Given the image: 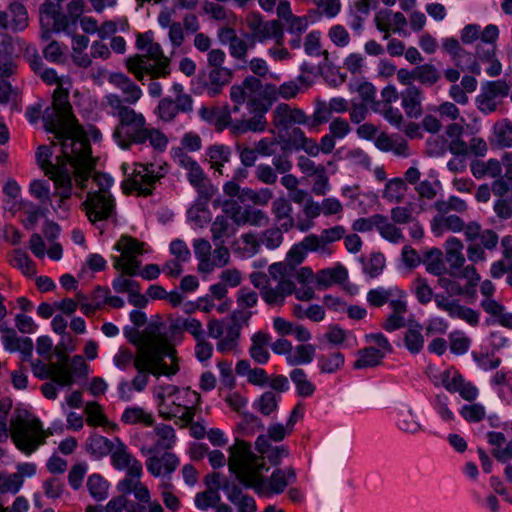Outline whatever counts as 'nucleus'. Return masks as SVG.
<instances>
[{
	"instance_id": "obj_1",
	"label": "nucleus",
	"mask_w": 512,
	"mask_h": 512,
	"mask_svg": "<svg viewBox=\"0 0 512 512\" xmlns=\"http://www.w3.org/2000/svg\"><path fill=\"white\" fill-rule=\"evenodd\" d=\"M45 130L48 132L46 128ZM49 133L54 135L59 144L56 162L50 161L53 152L47 146L38 148L37 162L45 175L54 182L57 192L64 200L71 196L73 182L78 187H85L84 182L93 170L94 159L91 156L88 137L76 119H73L63 131Z\"/></svg>"
},
{
	"instance_id": "obj_2",
	"label": "nucleus",
	"mask_w": 512,
	"mask_h": 512,
	"mask_svg": "<svg viewBox=\"0 0 512 512\" xmlns=\"http://www.w3.org/2000/svg\"><path fill=\"white\" fill-rule=\"evenodd\" d=\"M229 471L245 487L253 489L259 497H271L284 492L296 481V474L291 467L277 468L269 477L266 460L252 450L251 445L236 438L228 449Z\"/></svg>"
},
{
	"instance_id": "obj_3",
	"label": "nucleus",
	"mask_w": 512,
	"mask_h": 512,
	"mask_svg": "<svg viewBox=\"0 0 512 512\" xmlns=\"http://www.w3.org/2000/svg\"><path fill=\"white\" fill-rule=\"evenodd\" d=\"M137 374L130 381L135 392H142L155 377H171L179 371L176 351L158 328L149 329L141 340L134 361Z\"/></svg>"
},
{
	"instance_id": "obj_4",
	"label": "nucleus",
	"mask_w": 512,
	"mask_h": 512,
	"mask_svg": "<svg viewBox=\"0 0 512 512\" xmlns=\"http://www.w3.org/2000/svg\"><path fill=\"white\" fill-rule=\"evenodd\" d=\"M152 395L158 415L165 420L174 419L182 426L192 423L201 401L197 391L173 384L155 386Z\"/></svg>"
},
{
	"instance_id": "obj_5",
	"label": "nucleus",
	"mask_w": 512,
	"mask_h": 512,
	"mask_svg": "<svg viewBox=\"0 0 512 512\" xmlns=\"http://www.w3.org/2000/svg\"><path fill=\"white\" fill-rule=\"evenodd\" d=\"M33 70L49 85H57L52 97V104L43 113L44 127L48 131L59 133L75 119L68 100L69 79L60 78L52 68H45L40 59L32 62Z\"/></svg>"
},
{
	"instance_id": "obj_6",
	"label": "nucleus",
	"mask_w": 512,
	"mask_h": 512,
	"mask_svg": "<svg viewBox=\"0 0 512 512\" xmlns=\"http://www.w3.org/2000/svg\"><path fill=\"white\" fill-rule=\"evenodd\" d=\"M276 90L274 86L263 85L255 77H247L241 85H234L230 97L237 104L247 103L250 112L258 113L248 120L242 131L263 132L266 129L264 114L270 109Z\"/></svg>"
},
{
	"instance_id": "obj_7",
	"label": "nucleus",
	"mask_w": 512,
	"mask_h": 512,
	"mask_svg": "<svg viewBox=\"0 0 512 512\" xmlns=\"http://www.w3.org/2000/svg\"><path fill=\"white\" fill-rule=\"evenodd\" d=\"M136 45L143 54L129 58L126 65L137 80L143 81L145 75L151 78L169 75L170 60L163 54L161 45L154 41L153 32L138 35Z\"/></svg>"
},
{
	"instance_id": "obj_8",
	"label": "nucleus",
	"mask_w": 512,
	"mask_h": 512,
	"mask_svg": "<svg viewBox=\"0 0 512 512\" xmlns=\"http://www.w3.org/2000/svg\"><path fill=\"white\" fill-rule=\"evenodd\" d=\"M269 276L255 272L250 275L252 284L260 289L262 299L269 305H282L285 298L294 292L291 269L282 262L269 266Z\"/></svg>"
},
{
	"instance_id": "obj_9",
	"label": "nucleus",
	"mask_w": 512,
	"mask_h": 512,
	"mask_svg": "<svg viewBox=\"0 0 512 512\" xmlns=\"http://www.w3.org/2000/svg\"><path fill=\"white\" fill-rule=\"evenodd\" d=\"M91 173L92 170L84 182L85 187L79 188L83 190L90 187L83 207L89 221L96 223L109 218L114 211L115 201L110 193L113 179L107 174L95 173L91 176Z\"/></svg>"
},
{
	"instance_id": "obj_10",
	"label": "nucleus",
	"mask_w": 512,
	"mask_h": 512,
	"mask_svg": "<svg viewBox=\"0 0 512 512\" xmlns=\"http://www.w3.org/2000/svg\"><path fill=\"white\" fill-rule=\"evenodd\" d=\"M31 369L35 377L53 380L61 387H69L73 385L75 378L89 374V365L80 355H75L70 363L67 356L59 357L56 362L32 361Z\"/></svg>"
},
{
	"instance_id": "obj_11",
	"label": "nucleus",
	"mask_w": 512,
	"mask_h": 512,
	"mask_svg": "<svg viewBox=\"0 0 512 512\" xmlns=\"http://www.w3.org/2000/svg\"><path fill=\"white\" fill-rule=\"evenodd\" d=\"M10 435L15 446L24 454L31 455L46 439L53 435L45 430L39 418L32 415L18 416L11 420Z\"/></svg>"
},
{
	"instance_id": "obj_12",
	"label": "nucleus",
	"mask_w": 512,
	"mask_h": 512,
	"mask_svg": "<svg viewBox=\"0 0 512 512\" xmlns=\"http://www.w3.org/2000/svg\"><path fill=\"white\" fill-rule=\"evenodd\" d=\"M114 249L120 255L112 257L113 267L126 275H137L141 267L138 257L148 251L145 243L139 242L131 236L123 235L115 243Z\"/></svg>"
},
{
	"instance_id": "obj_13",
	"label": "nucleus",
	"mask_w": 512,
	"mask_h": 512,
	"mask_svg": "<svg viewBox=\"0 0 512 512\" xmlns=\"http://www.w3.org/2000/svg\"><path fill=\"white\" fill-rule=\"evenodd\" d=\"M146 127V119L142 113L134 109L124 110L122 116L118 118L113 139L119 147L128 149L139 141Z\"/></svg>"
},
{
	"instance_id": "obj_14",
	"label": "nucleus",
	"mask_w": 512,
	"mask_h": 512,
	"mask_svg": "<svg viewBox=\"0 0 512 512\" xmlns=\"http://www.w3.org/2000/svg\"><path fill=\"white\" fill-rule=\"evenodd\" d=\"M166 172V164L136 163L125 184L129 186L130 190L136 191L138 194L149 195L154 189L155 183L162 178Z\"/></svg>"
},
{
	"instance_id": "obj_15",
	"label": "nucleus",
	"mask_w": 512,
	"mask_h": 512,
	"mask_svg": "<svg viewBox=\"0 0 512 512\" xmlns=\"http://www.w3.org/2000/svg\"><path fill=\"white\" fill-rule=\"evenodd\" d=\"M195 257L198 261V271L210 274L216 268L226 266L230 261V252L227 247L220 245L212 251L211 244L205 239L193 241Z\"/></svg>"
},
{
	"instance_id": "obj_16",
	"label": "nucleus",
	"mask_w": 512,
	"mask_h": 512,
	"mask_svg": "<svg viewBox=\"0 0 512 512\" xmlns=\"http://www.w3.org/2000/svg\"><path fill=\"white\" fill-rule=\"evenodd\" d=\"M177 441L173 427L160 423L152 431L143 434V439L137 444L142 455H151L162 450L172 449Z\"/></svg>"
},
{
	"instance_id": "obj_17",
	"label": "nucleus",
	"mask_w": 512,
	"mask_h": 512,
	"mask_svg": "<svg viewBox=\"0 0 512 512\" xmlns=\"http://www.w3.org/2000/svg\"><path fill=\"white\" fill-rule=\"evenodd\" d=\"M208 334L216 339V348L223 354L237 353L240 339V327L223 320L211 319L208 322Z\"/></svg>"
},
{
	"instance_id": "obj_18",
	"label": "nucleus",
	"mask_w": 512,
	"mask_h": 512,
	"mask_svg": "<svg viewBox=\"0 0 512 512\" xmlns=\"http://www.w3.org/2000/svg\"><path fill=\"white\" fill-rule=\"evenodd\" d=\"M110 461L114 469L126 472L125 478H141L143 475L142 463L119 437H116V443L110 453Z\"/></svg>"
},
{
	"instance_id": "obj_19",
	"label": "nucleus",
	"mask_w": 512,
	"mask_h": 512,
	"mask_svg": "<svg viewBox=\"0 0 512 512\" xmlns=\"http://www.w3.org/2000/svg\"><path fill=\"white\" fill-rule=\"evenodd\" d=\"M171 156L173 161L186 171L189 183L202 193L207 179L198 162L181 148H172Z\"/></svg>"
},
{
	"instance_id": "obj_20",
	"label": "nucleus",
	"mask_w": 512,
	"mask_h": 512,
	"mask_svg": "<svg viewBox=\"0 0 512 512\" xmlns=\"http://www.w3.org/2000/svg\"><path fill=\"white\" fill-rule=\"evenodd\" d=\"M434 302L438 309L445 311L451 318L461 319L471 326H477L479 323V313L461 305L457 300L449 299L443 294H436Z\"/></svg>"
},
{
	"instance_id": "obj_21",
	"label": "nucleus",
	"mask_w": 512,
	"mask_h": 512,
	"mask_svg": "<svg viewBox=\"0 0 512 512\" xmlns=\"http://www.w3.org/2000/svg\"><path fill=\"white\" fill-rule=\"evenodd\" d=\"M434 302L438 309L445 311L451 318L461 319L471 326H477L479 323V313L461 305L457 300L449 299L443 294H436Z\"/></svg>"
},
{
	"instance_id": "obj_22",
	"label": "nucleus",
	"mask_w": 512,
	"mask_h": 512,
	"mask_svg": "<svg viewBox=\"0 0 512 512\" xmlns=\"http://www.w3.org/2000/svg\"><path fill=\"white\" fill-rule=\"evenodd\" d=\"M434 302L438 309L445 311L451 318L461 319L471 326H477L479 323V313L461 305L457 300L449 299L443 294H436Z\"/></svg>"
},
{
	"instance_id": "obj_23",
	"label": "nucleus",
	"mask_w": 512,
	"mask_h": 512,
	"mask_svg": "<svg viewBox=\"0 0 512 512\" xmlns=\"http://www.w3.org/2000/svg\"><path fill=\"white\" fill-rule=\"evenodd\" d=\"M1 342L6 351L20 352L23 361L30 360L33 352V342L29 337H20L16 331L0 323Z\"/></svg>"
},
{
	"instance_id": "obj_24",
	"label": "nucleus",
	"mask_w": 512,
	"mask_h": 512,
	"mask_svg": "<svg viewBox=\"0 0 512 512\" xmlns=\"http://www.w3.org/2000/svg\"><path fill=\"white\" fill-rule=\"evenodd\" d=\"M508 89V85L503 81L488 82L476 97L478 109L484 113L493 112L497 107L498 99L506 96Z\"/></svg>"
},
{
	"instance_id": "obj_25",
	"label": "nucleus",
	"mask_w": 512,
	"mask_h": 512,
	"mask_svg": "<svg viewBox=\"0 0 512 512\" xmlns=\"http://www.w3.org/2000/svg\"><path fill=\"white\" fill-rule=\"evenodd\" d=\"M393 413L395 425L403 433L416 435L424 431L423 424L410 405L399 404L394 408Z\"/></svg>"
},
{
	"instance_id": "obj_26",
	"label": "nucleus",
	"mask_w": 512,
	"mask_h": 512,
	"mask_svg": "<svg viewBox=\"0 0 512 512\" xmlns=\"http://www.w3.org/2000/svg\"><path fill=\"white\" fill-rule=\"evenodd\" d=\"M28 26V13L23 4L12 3L7 12L0 11V27L21 31Z\"/></svg>"
},
{
	"instance_id": "obj_27",
	"label": "nucleus",
	"mask_w": 512,
	"mask_h": 512,
	"mask_svg": "<svg viewBox=\"0 0 512 512\" xmlns=\"http://www.w3.org/2000/svg\"><path fill=\"white\" fill-rule=\"evenodd\" d=\"M424 93L417 86L406 87L400 93L401 106L408 118L418 119L423 113Z\"/></svg>"
},
{
	"instance_id": "obj_28",
	"label": "nucleus",
	"mask_w": 512,
	"mask_h": 512,
	"mask_svg": "<svg viewBox=\"0 0 512 512\" xmlns=\"http://www.w3.org/2000/svg\"><path fill=\"white\" fill-rule=\"evenodd\" d=\"M345 229L343 226L337 225L331 228L324 229L321 234H309L311 244H314L317 253L323 257H329L332 250L329 244L334 243L344 237Z\"/></svg>"
},
{
	"instance_id": "obj_29",
	"label": "nucleus",
	"mask_w": 512,
	"mask_h": 512,
	"mask_svg": "<svg viewBox=\"0 0 512 512\" xmlns=\"http://www.w3.org/2000/svg\"><path fill=\"white\" fill-rule=\"evenodd\" d=\"M115 443L116 437L109 439L98 433H91L85 441L84 448L91 459L102 460L110 455Z\"/></svg>"
},
{
	"instance_id": "obj_30",
	"label": "nucleus",
	"mask_w": 512,
	"mask_h": 512,
	"mask_svg": "<svg viewBox=\"0 0 512 512\" xmlns=\"http://www.w3.org/2000/svg\"><path fill=\"white\" fill-rule=\"evenodd\" d=\"M29 248L37 258H44L45 255L54 261L62 258V247L52 240L46 241L39 234H33L29 240Z\"/></svg>"
},
{
	"instance_id": "obj_31",
	"label": "nucleus",
	"mask_w": 512,
	"mask_h": 512,
	"mask_svg": "<svg viewBox=\"0 0 512 512\" xmlns=\"http://www.w3.org/2000/svg\"><path fill=\"white\" fill-rule=\"evenodd\" d=\"M426 374L437 387H444L449 392L457 389L460 374L453 367L440 370L437 366L430 364L427 366Z\"/></svg>"
},
{
	"instance_id": "obj_32",
	"label": "nucleus",
	"mask_w": 512,
	"mask_h": 512,
	"mask_svg": "<svg viewBox=\"0 0 512 512\" xmlns=\"http://www.w3.org/2000/svg\"><path fill=\"white\" fill-rule=\"evenodd\" d=\"M108 81L122 92L125 102L130 105L136 104L143 95L141 88L122 73H112Z\"/></svg>"
},
{
	"instance_id": "obj_33",
	"label": "nucleus",
	"mask_w": 512,
	"mask_h": 512,
	"mask_svg": "<svg viewBox=\"0 0 512 512\" xmlns=\"http://www.w3.org/2000/svg\"><path fill=\"white\" fill-rule=\"evenodd\" d=\"M146 467L148 472L158 477L164 473H172L179 465V459L173 453H164L162 456L147 455Z\"/></svg>"
},
{
	"instance_id": "obj_34",
	"label": "nucleus",
	"mask_w": 512,
	"mask_h": 512,
	"mask_svg": "<svg viewBox=\"0 0 512 512\" xmlns=\"http://www.w3.org/2000/svg\"><path fill=\"white\" fill-rule=\"evenodd\" d=\"M223 490L227 499L237 508L238 512H256L257 505L255 499L245 493L236 485H225Z\"/></svg>"
},
{
	"instance_id": "obj_35",
	"label": "nucleus",
	"mask_w": 512,
	"mask_h": 512,
	"mask_svg": "<svg viewBox=\"0 0 512 512\" xmlns=\"http://www.w3.org/2000/svg\"><path fill=\"white\" fill-rule=\"evenodd\" d=\"M84 412L89 426L101 427L106 431H116L118 429V425L107 418L103 407L97 402L86 403Z\"/></svg>"
},
{
	"instance_id": "obj_36",
	"label": "nucleus",
	"mask_w": 512,
	"mask_h": 512,
	"mask_svg": "<svg viewBox=\"0 0 512 512\" xmlns=\"http://www.w3.org/2000/svg\"><path fill=\"white\" fill-rule=\"evenodd\" d=\"M341 195L350 200L354 208L367 212L368 205L376 201L377 196L373 192L361 191L359 185H346L341 188Z\"/></svg>"
},
{
	"instance_id": "obj_37",
	"label": "nucleus",
	"mask_w": 512,
	"mask_h": 512,
	"mask_svg": "<svg viewBox=\"0 0 512 512\" xmlns=\"http://www.w3.org/2000/svg\"><path fill=\"white\" fill-rule=\"evenodd\" d=\"M309 239L310 236L307 235L300 242L292 245L287 252L283 263L291 269V274L293 273L294 268L306 259L308 252H317L315 245L311 244Z\"/></svg>"
},
{
	"instance_id": "obj_38",
	"label": "nucleus",
	"mask_w": 512,
	"mask_h": 512,
	"mask_svg": "<svg viewBox=\"0 0 512 512\" xmlns=\"http://www.w3.org/2000/svg\"><path fill=\"white\" fill-rule=\"evenodd\" d=\"M464 229V221L457 215H438L431 222V231L436 237L446 232L459 233Z\"/></svg>"
},
{
	"instance_id": "obj_39",
	"label": "nucleus",
	"mask_w": 512,
	"mask_h": 512,
	"mask_svg": "<svg viewBox=\"0 0 512 512\" xmlns=\"http://www.w3.org/2000/svg\"><path fill=\"white\" fill-rule=\"evenodd\" d=\"M120 420L126 425H142L145 427L153 426L155 422L153 413L138 405L126 407Z\"/></svg>"
},
{
	"instance_id": "obj_40",
	"label": "nucleus",
	"mask_w": 512,
	"mask_h": 512,
	"mask_svg": "<svg viewBox=\"0 0 512 512\" xmlns=\"http://www.w3.org/2000/svg\"><path fill=\"white\" fill-rule=\"evenodd\" d=\"M491 384L500 399L507 405H512V371L501 369L491 378Z\"/></svg>"
},
{
	"instance_id": "obj_41",
	"label": "nucleus",
	"mask_w": 512,
	"mask_h": 512,
	"mask_svg": "<svg viewBox=\"0 0 512 512\" xmlns=\"http://www.w3.org/2000/svg\"><path fill=\"white\" fill-rule=\"evenodd\" d=\"M500 163L504 177L496 179L492 183V191L496 196H504L512 190V152H506L502 155Z\"/></svg>"
},
{
	"instance_id": "obj_42",
	"label": "nucleus",
	"mask_w": 512,
	"mask_h": 512,
	"mask_svg": "<svg viewBox=\"0 0 512 512\" xmlns=\"http://www.w3.org/2000/svg\"><path fill=\"white\" fill-rule=\"evenodd\" d=\"M376 23L378 29L386 33L384 36L386 39L389 31L401 33L406 27L407 21L405 16L400 12H387L377 15Z\"/></svg>"
},
{
	"instance_id": "obj_43",
	"label": "nucleus",
	"mask_w": 512,
	"mask_h": 512,
	"mask_svg": "<svg viewBox=\"0 0 512 512\" xmlns=\"http://www.w3.org/2000/svg\"><path fill=\"white\" fill-rule=\"evenodd\" d=\"M292 431L282 423H271L266 434L259 435L255 440L256 450H263L268 444L280 442L289 436Z\"/></svg>"
},
{
	"instance_id": "obj_44",
	"label": "nucleus",
	"mask_w": 512,
	"mask_h": 512,
	"mask_svg": "<svg viewBox=\"0 0 512 512\" xmlns=\"http://www.w3.org/2000/svg\"><path fill=\"white\" fill-rule=\"evenodd\" d=\"M117 489L123 494L133 493L135 498L142 503H149L150 492L148 488L140 481V478H123L117 484Z\"/></svg>"
},
{
	"instance_id": "obj_45",
	"label": "nucleus",
	"mask_w": 512,
	"mask_h": 512,
	"mask_svg": "<svg viewBox=\"0 0 512 512\" xmlns=\"http://www.w3.org/2000/svg\"><path fill=\"white\" fill-rule=\"evenodd\" d=\"M233 77V72L227 67L212 68L209 72V84L206 92L210 97L218 95L223 86L228 84Z\"/></svg>"
},
{
	"instance_id": "obj_46",
	"label": "nucleus",
	"mask_w": 512,
	"mask_h": 512,
	"mask_svg": "<svg viewBox=\"0 0 512 512\" xmlns=\"http://www.w3.org/2000/svg\"><path fill=\"white\" fill-rule=\"evenodd\" d=\"M472 175L477 179L490 177L498 179L502 175V164L497 159H489L487 161H474L470 166Z\"/></svg>"
},
{
	"instance_id": "obj_47",
	"label": "nucleus",
	"mask_w": 512,
	"mask_h": 512,
	"mask_svg": "<svg viewBox=\"0 0 512 512\" xmlns=\"http://www.w3.org/2000/svg\"><path fill=\"white\" fill-rule=\"evenodd\" d=\"M88 45V37L84 35L73 36L71 58L73 62L79 67L87 68L92 64V58L86 52Z\"/></svg>"
},
{
	"instance_id": "obj_48",
	"label": "nucleus",
	"mask_w": 512,
	"mask_h": 512,
	"mask_svg": "<svg viewBox=\"0 0 512 512\" xmlns=\"http://www.w3.org/2000/svg\"><path fill=\"white\" fill-rule=\"evenodd\" d=\"M272 212L280 226L288 231L294 226V219L292 217V206L284 197L275 199L272 203Z\"/></svg>"
},
{
	"instance_id": "obj_49",
	"label": "nucleus",
	"mask_w": 512,
	"mask_h": 512,
	"mask_svg": "<svg viewBox=\"0 0 512 512\" xmlns=\"http://www.w3.org/2000/svg\"><path fill=\"white\" fill-rule=\"evenodd\" d=\"M423 264L426 271L434 276H442L446 273L447 267L443 258V253L439 248H430L423 255Z\"/></svg>"
},
{
	"instance_id": "obj_50",
	"label": "nucleus",
	"mask_w": 512,
	"mask_h": 512,
	"mask_svg": "<svg viewBox=\"0 0 512 512\" xmlns=\"http://www.w3.org/2000/svg\"><path fill=\"white\" fill-rule=\"evenodd\" d=\"M147 142L155 152L162 153L166 150L169 140L161 130L154 127H146L136 144L144 145Z\"/></svg>"
},
{
	"instance_id": "obj_51",
	"label": "nucleus",
	"mask_w": 512,
	"mask_h": 512,
	"mask_svg": "<svg viewBox=\"0 0 512 512\" xmlns=\"http://www.w3.org/2000/svg\"><path fill=\"white\" fill-rule=\"evenodd\" d=\"M446 260L449 263L451 269H459L463 267L465 263V257L463 255V243L456 237H449L444 245Z\"/></svg>"
},
{
	"instance_id": "obj_52",
	"label": "nucleus",
	"mask_w": 512,
	"mask_h": 512,
	"mask_svg": "<svg viewBox=\"0 0 512 512\" xmlns=\"http://www.w3.org/2000/svg\"><path fill=\"white\" fill-rule=\"evenodd\" d=\"M284 39V32L281 24L278 21L272 20L262 24L259 31L253 37L254 42L260 43L274 40L278 45L282 44Z\"/></svg>"
},
{
	"instance_id": "obj_53",
	"label": "nucleus",
	"mask_w": 512,
	"mask_h": 512,
	"mask_svg": "<svg viewBox=\"0 0 512 512\" xmlns=\"http://www.w3.org/2000/svg\"><path fill=\"white\" fill-rule=\"evenodd\" d=\"M476 59L482 63H486V73L490 77H496L502 72V65L496 58L495 46H489L486 49L478 46L476 49Z\"/></svg>"
},
{
	"instance_id": "obj_54",
	"label": "nucleus",
	"mask_w": 512,
	"mask_h": 512,
	"mask_svg": "<svg viewBox=\"0 0 512 512\" xmlns=\"http://www.w3.org/2000/svg\"><path fill=\"white\" fill-rule=\"evenodd\" d=\"M376 230L383 239L394 244L400 243L404 239L403 232L397 227V224L381 214L378 215Z\"/></svg>"
},
{
	"instance_id": "obj_55",
	"label": "nucleus",
	"mask_w": 512,
	"mask_h": 512,
	"mask_svg": "<svg viewBox=\"0 0 512 512\" xmlns=\"http://www.w3.org/2000/svg\"><path fill=\"white\" fill-rule=\"evenodd\" d=\"M250 347V356L259 364H265L269 360L267 345L270 337L264 332L255 333Z\"/></svg>"
},
{
	"instance_id": "obj_56",
	"label": "nucleus",
	"mask_w": 512,
	"mask_h": 512,
	"mask_svg": "<svg viewBox=\"0 0 512 512\" xmlns=\"http://www.w3.org/2000/svg\"><path fill=\"white\" fill-rule=\"evenodd\" d=\"M423 327L421 324L409 326L403 338L404 347L411 354H418L424 347L425 339L422 333Z\"/></svg>"
},
{
	"instance_id": "obj_57",
	"label": "nucleus",
	"mask_w": 512,
	"mask_h": 512,
	"mask_svg": "<svg viewBox=\"0 0 512 512\" xmlns=\"http://www.w3.org/2000/svg\"><path fill=\"white\" fill-rule=\"evenodd\" d=\"M316 348L312 344H301L292 348L287 357V363L291 366L309 364L314 360Z\"/></svg>"
},
{
	"instance_id": "obj_58",
	"label": "nucleus",
	"mask_w": 512,
	"mask_h": 512,
	"mask_svg": "<svg viewBox=\"0 0 512 512\" xmlns=\"http://www.w3.org/2000/svg\"><path fill=\"white\" fill-rule=\"evenodd\" d=\"M87 489L94 500L104 501L109 495L110 484L102 475L94 473L87 480Z\"/></svg>"
},
{
	"instance_id": "obj_59",
	"label": "nucleus",
	"mask_w": 512,
	"mask_h": 512,
	"mask_svg": "<svg viewBox=\"0 0 512 512\" xmlns=\"http://www.w3.org/2000/svg\"><path fill=\"white\" fill-rule=\"evenodd\" d=\"M201 9L204 14L215 21H225L229 23L231 20L236 19V15L232 11L220 5L218 2L204 0L201 4Z\"/></svg>"
},
{
	"instance_id": "obj_60",
	"label": "nucleus",
	"mask_w": 512,
	"mask_h": 512,
	"mask_svg": "<svg viewBox=\"0 0 512 512\" xmlns=\"http://www.w3.org/2000/svg\"><path fill=\"white\" fill-rule=\"evenodd\" d=\"M289 376L296 388L297 394L301 397H309L315 392L316 386L303 369L295 368L290 372Z\"/></svg>"
},
{
	"instance_id": "obj_61",
	"label": "nucleus",
	"mask_w": 512,
	"mask_h": 512,
	"mask_svg": "<svg viewBox=\"0 0 512 512\" xmlns=\"http://www.w3.org/2000/svg\"><path fill=\"white\" fill-rule=\"evenodd\" d=\"M430 405L438 417L445 423L451 424L455 420V414L450 408L449 397L443 393L430 399Z\"/></svg>"
},
{
	"instance_id": "obj_62",
	"label": "nucleus",
	"mask_w": 512,
	"mask_h": 512,
	"mask_svg": "<svg viewBox=\"0 0 512 512\" xmlns=\"http://www.w3.org/2000/svg\"><path fill=\"white\" fill-rule=\"evenodd\" d=\"M230 150L228 147L220 144L209 147L206 151V159L211 168L221 172V168L229 161Z\"/></svg>"
},
{
	"instance_id": "obj_63",
	"label": "nucleus",
	"mask_w": 512,
	"mask_h": 512,
	"mask_svg": "<svg viewBox=\"0 0 512 512\" xmlns=\"http://www.w3.org/2000/svg\"><path fill=\"white\" fill-rule=\"evenodd\" d=\"M228 46L232 58L245 62L248 52L254 48L255 43L250 36L246 35L245 38L237 36Z\"/></svg>"
},
{
	"instance_id": "obj_64",
	"label": "nucleus",
	"mask_w": 512,
	"mask_h": 512,
	"mask_svg": "<svg viewBox=\"0 0 512 512\" xmlns=\"http://www.w3.org/2000/svg\"><path fill=\"white\" fill-rule=\"evenodd\" d=\"M347 276V270L343 266L338 265L319 271L316 275V282L321 286H329L333 283L344 281Z\"/></svg>"
}]
</instances>
